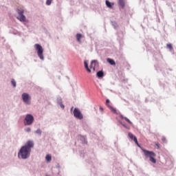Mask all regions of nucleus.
Here are the masks:
<instances>
[{
  "mask_svg": "<svg viewBox=\"0 0 176 176\" xmlns=\"http://www.w3.org/2000/svg\"><path fill=\"white\" fill-rule=\"evenodd\" d=\"M96 76L98 78H103L104 77V72H102V71L98 72Z\"/></svg>",
  "mask_w": 176,
  "mask_h": 176,
  "instance_id": "15",
  "label": "nucleus"
},
{
  "mask_svg": "<svg viewBox=\"0 0 176 176\" xmlns=\"http://www.w3.org/2000/svg\"><path fill=\"white\" fill-rule=\"evenodd\" d=\"M11 83L14 87H16V81L14 80H12Z\"/></svg>",
  "mask_w": 176,
  "mask_h": 176,
  "instance_id": "21",
  "label": "nucleus"
},
{
  "mask_svg": "<svg viewBox=\"0 0 176 176\" xmlns=\"http://www.w3.org/2000/svg\"><path fill=\"white\" fill-rule=\"evenodd\" d=\"M128 135L129 138H131V140H133V141H134V142L136 144V145H138V146H140V144H138V140H137V137H135L134 135H133V133L130 132L128 133Z\"/></svg>",
  "mask_w": 176,
  "mask_h": 176,
  "instance_id": "9",
  "label": "nucleus"
},
{
  "mask_svg": "<svg viewBox=\"0 0 176 176\" xmlns=\"http://www.w3.org/2000/svg\"><path fill=\"white\" fill-rule=\"evenodd\" d=\"M82 38H83V35H82L80 34H76V39H77L78 42H79V43H81L80 39H82Z\"/></svg>",
  "mask_w": 176,
  "mask_h": 176,
  "instance_id": "16",
  "label": "nucleus"
},
{
  "mask_svg": "<svg viewBox=\"0 0 176 176\" xmlns=\"http://www.w3.org/2000/svg\"><path fill=\"white\" fill-rule=\"evenodd\" d=\"M107 63H109V64L111 65H116V63L115 62V60H113V59H111V58H108L107 59Z\"/></svg>",
  "mask_w": 176,
  "mask_h": 176,
  "instance_id": "12",
  "label": "nucleus"
},
{
  "mask_svg": "<svg viewBox=\"0 0 176 176\" xmlns=\"http://www.w3.org/2000/svg\"><path fill=\"white\" fill-rule=\"evenodd\" d=\"M34 142L28 140L23 146H22L18 153V157L21 159H28L31 155V148H34Z\"/></svg>",
  "mask_w": 176,
  "mask_h": 176,
  "instance_id": "1",
  "label": "nucleus"
},
{
  "mask_svg": "<svg viewBox=\"0 0 176 176\" xmlns=\"http://www.w3.org/2000/svg\"><path fill=\"white\" fill-rule=\"evenodd\" d=\"M32 123H34V116L31 114L26 115L24 120L25 126H30Z\"/></svg>",
  "mask_w": 176,
  "mask_h": 176,
  "instance_id": "5",
  "label": "nucleus"
},
{
  "mask_svg": "<svg viewBox=\"0 0 176 176\" xmlns=\"http://www.w3.org/2000/svg\"><path fill=\"white\" fill-rule=\"evenodd\" d=\"M25 131H27L28 133H30V131H31V128H27L25 129Z\"/></svg>",
  "mask_w": 176,
  "mask_h": 176,
  "instance_id": "23",
  "label": "nucleus"
},
{
  "mask_svg": "<svg viewBox=\"0 0 176 176\" xmlns=\"http://www.w3.org/2000/svg\"><path fill=\"white\" fill-rule=\"evenodd\" d=\"M73 109H74V107L72 108V111Z\"/></svg>",
  "mask_w": 176,
  "mask_h": 176,
  "instance_id": "28",
  "label": "nucleus"
},
{
  "mask_svg": "<svg viewBox=\"0 0 176 176\" xmlns=\"http://www.w3.org/2000/svg\"><path fill=\"white\" fill-rule=\"evenodd\" d=\"M106 5H107V8H109L110 9H112V6H113V5H115V3H111V2H109V1L107 0L106 1Z\"/></svg>",
  "mask_w": 176,
  "mask_h": 176,
  "instance_id": "13",
  "label": "nucleus"
},
{
  "mask_svg": "<svg viewBox=\"0 0 176 176\" xmlns=\"http://www.w3.org/2000/svg\"><path fill=\"white\" fill-rule=\"evenodd\" d=\"M162 141H163V142H166V138H164V137L162 138Z\"/></svg>",
  "mask_w": 176,
  "mask_h": 176,
  "instance_id": "24",
  "label": "nucleus"
},
{
  "mask_svg": "<svg viewBox=\"0 0 176 176\" xmlns=\"http://www.w3.org/2000/svg\"><path fill=\"white\" fill-rule=\"evenodd\" d=\"M74 116L77 119H80V120L83 119V115H82V113H80V110H79L77 108H75L74 110Z\"/></svg>",
  "mask_w": 176,
  "mask_h": 176,
  "instance_id": "6",
  "label": "nucleus"
},
{
  "mask_svg": "<svg viewBox=\"0 0 176 176\" xmlns=\"http://www.w3.org/2000/svg\"><path fill=\"white\" fill-rule=\"evenodd\" d=\"M109 102H110L109 100L107 99L106 100V105L111 109V111L112 112H113V113H116V109H115V108H113V107L109 105Z\"/></svg>",
  "mask_w": 176,
  "mask_h": 176,
  "instance_id": "10",
  "label": "nucleus"
},
{
  "mask_svg": "<svg viewBox=\"0 0 176 176\" xmlns=\"http://www.w3.org/2000/svg\"><path fill=\"white\" fill-rule=\"evenodd\" d=\"M120 119H124V120H126V122H127V123H129V124H133V122L130 121L129 118L123 116V115H120Z\"/></svg>",
  "mask_w": 176,
  "mask_h": 176,
  "instance_id": "11",
  "label": "nucleus"
},
{
  "mask_svg": "<svg viewBox=\"0 0 176 176\" xmlns=\"http://www.w3.org/2000/svg\"><path fill=\"white\" fill-rule=\"evenodd\" d=\"M166 47L169 49V50H173V45H171V43H168Z\"/></svg>",
  "mask_w": 176,
  "mask_h": 176,
  "instance_id": "19",
  "label": "nucleus"
},
{
  "mask_svg": "<svg viewBox=\"0 0 176 176\" xmlns=\"http://www.w3.org/2000/svg\"><path fill=\"white\" fill-rule=\"evenodd\" d=\"M118 5L121 6V8H124V0H119Z\"/></svg>",
  "mask_w": 176,
  "mask_h": 176,
  "instance_id": "17",
  "label": "nucleus"
},
{
  "mask_svg": "<svg viewBox=\"0 0 176 176\" xmlns=\"http://www.w3.org/2000/svg\"><path fill=\"white\" fill-rule=\"evenodd\" d=\"M52 0H47V1H46V5H52Z\"/></svg>",
  "mask_w": 176,
  "mask_h": 176,
  "instance_id": "22",
  "label": "nucleus"
},
{
  "mask_svg": "<svg viewBox=\"0 0 176 176\" xmlns=\"http://www.w3.org/2000/svg\"><path fill=\"white\" fill-rule=\"evenodd\" d=\"M142 151L144 153L145 157H149V160L151 162V163H153L154 164L156 163V159H155V157H156V153H155V152L146 149H142Z\"/></svg>",
  "mask_w": 176,
  "mask_h": 176,
  "instance_id": "2",
  "label": "nucleus"
},
{
  "mask_svg": "<svg viewBox=\"0 0 176 176\" xmlns=\"http://www.w3.org/2000/svg\"><path fill=\"white\" fill-rule=\"evenodd\" d=\"M35 50L37 52L38 56L41 60H44L43 57V48L42 47V45L39 44H35L34 45Z\"/></svg>",
  "mask_w": 176,
  "mask_h": 176,
  "instance_id": "3",
  "label": "nucleus"
},
{
  "mask_svg": "<svg viewBox=\"0 0 176 176\" xmlns=\"http://www.w3.org/2000/svg\"><path fill=\"white\" fill-rule=\"evenodd\" d=\"M156 146H157V148H159V144H156Z\"/></svg>",
  "mask_w": 176,
  "mask_h": 176,
  "instance_id": "26",
  "label": "nucleus"
},
{
  "mask_svg": "<svg viewBox=\"0 0 176 176\" xmlns=\"http://www.w3.org/2000/svg\"><path fill=\"white\" fill-rule=\"evenodd\" d=\"M123 126L125 127L126 129H127L126 125L123 124Z\"/></svg>",
  "mask_w": 176,
  "mask_h": 176,
  "instance_id": "25",
  "label": "nucleus"
},
{
  "mask_svg": "<svg viewBox=\"0 0 176 176\" xmlns=\"http://www.w3.org/2000/svg\"><path fill=\"white\" fill-rule=\"evenodd\" d=\"M36 133L38 134V135H41V134H42V131H41V129H37L36 131Z\"/></svg>",
  "mask_w": 176,
  "mask_h": 176,
  "instance_id": "20",
  "label": "nucleus"
},
{
  "mask_svg": "<svg viewBox=\"0 0 176 176\" xmlns=\"http://www.w3.org/2000/svg\"><path fill=\"white\" fill-rule=\"evenodd\" d=\"M17 13L19 16L16 17L17 20H19V21H21L22 23L25 22L26 18L24 15V10L23 9H18Z\"/></svg>",
  "mask_w": 176,
  "mask_h": 176,
  "instance_id": "4",
  "label": "nucleus"
},
{
  "mask_svg": "<svg viewBox=\"0 0 176 176\" xmlns=\"http://www.w3.org/2000/svg\"><path fill=\"white\" fill-rule=\"evenodd\" d=\"M22 100L25 104H30V100H31V97L27 93H23L22 94Z\"/></svg>",
  "mask_w": 176,
  "mask_h": 176,
  "instance_id": "7",
  "label": "nucleus"
},
{
  "mask_svg": "<svg viewBox=\"0 0 176 176\" xmlns=\"http://www.w3.org/2000/svg\"><path fill=\"white\" fill-rule=\"evenodd\" d=\"M84 65H85V69H87V72H89V74L91 73V70L89 68V65H87V62L85 61Z\"/></svg>",
  "mask_w": 176,
  "mask_h": 176,
  "instance_id": "14",
  "label": "nucleus"
},
{
  "mask_svg": "<svg viewBox=\"0 0 176 176\" xmlns=\"http://www.w3.org/2000/svg\"><path fill=\"white\" fill-rule=\"evenodd\" d=\"M45 159H46L47 162H51L52 161V155H47L45 157Z\"/></svg>",
  "mask_w": 176,
  "mask_h": 176,
  "instance_id": "18",
  "label": "nucleus"
},
{
  "mask_svg": "<svg viewBox=\"0 0 176 176\" xmlns=\"http://www.w3.org/2000/svg\"><path fill=\"white\" fill-rule=\"evenodd\" d=\"M61 108H64V105L62 104V105H61Z\"/></svg>",
  "mask_w": 176,
  "mask_h": 176,
  "instance_id": "27",
  "label": "nucleus"
},
{
  "mask_svg": "<svg viewBox=\"0 0 176 176\" xmlns=\"http://www.w3.org/2000/svg\"><path fill=\"white\" fill-rule=\"evenodd\" d=\"M98 61L96 60H92L90 65L91 69H93V71H96V68H98Z\"/></svg>",
  "mask_w": 176,
  "mask_h": 176,
  "instance_id": "8",
  "label": "nucleus"
}]
</instances>
